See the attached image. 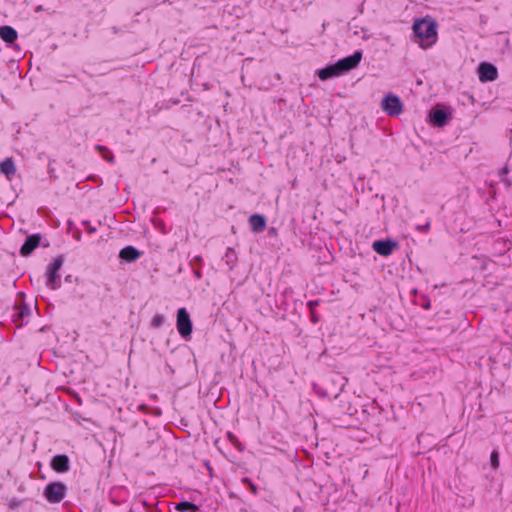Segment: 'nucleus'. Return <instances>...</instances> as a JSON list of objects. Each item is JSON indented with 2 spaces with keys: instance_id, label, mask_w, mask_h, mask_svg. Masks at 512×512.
<instances>
[{
  "instance_id": "nucleus-1",
  "label": "nucleus",
  "mask_w": 512,
  "mask_h": 512,
  "mask_svg": "<svg viewBox=\"0 0 512 512\" xmlns=\"http://www.w3.org/2000/svg\"><path fill=\"white\" fill-rule=\"evenodd\" d=\"M414 41L426 49L437 41V24L435 21L423 18L413 24Z\"/></svg>"
},
{
  "instance_id": "nucleus-6",
  "label": "nucleus",
  "mask_w": 512,
  "mask_h": 512,
  "mask_svg": "<svg viewBox=\"0 0 512 512\" xmlns=\"http://www.w3.org/2000/svg\"><path fill=\"white\" fill-rule=\"evenodd\" d=\"M478 76L481 82L494 81L498 77V71L493 64L482 62L478 67Z\"/></svg>"
},
{
  "instance_id": "nucleus-2",
  "label": "nucleus",
  "mask_w": 512,
  "mask_h": 512,
  "mask_svg": "<svg viewBox=\"0 0 512 512\" xmlns=\"http://www.w3.org/2000/svg\"><path fill=\"white\" fill-rule=\"evenodd\" d=\"M65 259L63 255H59L53 259V261L46 268V286L52 290L59 289L61 287V276L59 270L63 266Z\"/></svg>"
},
{
  "instance_id": "nucleus-4",
  "label": "nucleus",
  "mask_w": 512,
  "mask_h": 512,
  "mask_svg": "<svg viewBox=\"0 0 512 512\" xmlns=\"http://www.w3.org/2000/svg\"><path fill=\"white\" fill-rule=\"evenodd\" d=\"M176 327L184 339H188L191 336L192 322L186 308L178 309Z\"/></svg>"
},
{
  "instance_id": "nucleus-16",
  "label": "nucleus",
  "mask_w": 512,
  "mask_h": 512,
  "mask_svg": "<svg viewBox=\"0 0 512 512\" xmlns=\"http://www.w3.org/2000/svg\"><path fill=\"white\" fill-rule=\"evenodd\" d=\"M18 37L17 31L11 26L0 27V38L7 42L13 43Z\"/></svg>"
},
{
  "instance_id": "nucleus-12",
  "label": "nucleus",
  "mask_w": 512,
  "mask_h": 512,
  "mask_svg": "<svg viewBox=\"0 0 512 512\" xmlns=\"http://www.w3.org/2000/svg\"><path fill=\"white\" fill-rule=\"evenodd\" d=\"M317 75L322 81H325L330 78L338 77V76L342 75V72H341L340 68L338 67L337 63H335L333 65H329L323 69L318 70Z\"/></svg>"
},
{
  "instance_id": "nucleus-21",
  "label": "nucleus",
  "mask_w": 512,
  "mask_h": 512,
  "mask_svg": "<svg viewBox=\"0 0 512 512\" xmlns=\"http://www.w3.org/2000/svg\"><path fill=\"white\" fill-rule=\"evenodd\" d=\"M29 312H30L29 308L26 306H23L22 308H20V310L18 312H16L13 315L14 321L22 320L24 317L29 315Z\"/></svg>"
},
{
  "instance_id": "nucleus-11",
  "label": "nucleus",
  "mask_w": 512,
  "mask_h": 512,
  "mask_svg": "<svg viewBox=\"0 0 512 512\" xmlns=\"http://www.w3.org/2000/svg\"><path fill=\"white\" fill-rule=\"evenodd\" d=\"M429 118L434 126L443 127L447 124L449 115L443 109H434L430 112Z\"/></svg>"
},
{
  "instance_id": "nucleus-20",
  "label": "nucleus",
  "mask_w": 512,
  "mask_h": 512,
  "mask_svg": "<svg viewBox=\"0 0 512 512\" xmlns=\"http://www.w3.org/2000/svg\"><path fill=\"white\" fill-rule=\"evenodd\" d=\"M508 171H509V170H508V167H507V166H505V167H503V168L500 170V172H499V174H500V176H501V182H503V183H504V185H505V187H506V188H509V187H511V185H512V181H511L509 178L505 177V175L508 173Z\"/></svg>"
},
{
  "instance_id": "nucleus-19",
  "label": "nucleus",
  "mask_w": 512,
  "mask_h": 512,
  "mask_svg": "<svg viewBox=\"0 0 512 512\" xmlns=\"http://www.w3.org/2000/svg\"><path fill=\"white\" fill-rule=\"evenodd\" d=\"M226 264L232 269L236 263V253L232 248H227L225 253Z\"/></svg>"
},
{
  "instance_id": "nucleus-10",
  "label": "nucleus",
  "mask_w": 512,
  "mask_h": 512,
  "mask_svg": "<svg viewBox=\"0 0 512 512\" xmlns=\"http://www.w3.org/2000/svg\"><path fill=\"white\" fill-rule=\"evenodd\" d=\"M40 239L41 236L39 234L28 236L20 248L21 255L29 256L39 246Z\"/></svg>"
},
{
  "instance_id": "nucleus-7",
  "label": "nucleus",
  "mask_w": 512,
  "mask_h": 512,
  "mask_svg": "<svg viewBox=\"0 0 512 512\" xmlns=\"http://www.w3.org/2000/svg\"><path fill=\"white\" fill-rule=\"evenodd\" d=\"M398 247L397 242L386 239V240H377L372 244L373 250L381 256H389L393 253V251Z\"/></svg>"
},
{
  "instance_id": "nucleus-17",
  "label": "nucleus",
  "mask_w": 512,
  "mask_h": 512,
  "mask_svg": "<svg viewBox=\"0 0 512 512\" xmlns=\"http://www.w3.org/2000/svg\"><path fill=\"white\" fill-rule=\"evenodd\" d=\"M95 150L101 155V157L106 160L107 162L114 164L115 158L113 153L103 145H95Z\"/></svg>"
},
{
  "instance_id": "nucleus-9",
  "label": "nucleus",
  "mask_w": 512,
  "mask_h": 512,
  "mask_svg": "<svg viewBox=\"0 0 512 512\" xmlns=\"http://www.w3.org/2000/svg\"><path fill=\"white\" fill-rule=\"evenodd\" d=\"M51 468L58 473H65L70 469V460L67 455L59 454L52 458Z\"/></svg>"
},
{
  "instance_id": "nucleus-14",
  "label": "nucleus",
  "mask_w": 512,
  "mask_h": 512,
  "mask_svg": "<svg viewBox=\"0 0 512 512\" xmlns=\"http://www.w3.org/2000/svg\"><path fill=\"white\" fill-rule=\"evenodd\" d=\"M141 253L133 246H126L121 249L119 257L127 262H134L140 258Z\"/></svg>"
},
{
  "instance_id": "nucleus-15",
  "label": "nucleus",
  "mask_w": 512,
  "mask_h": 512,
  "mask_svg": "<svg viewBox=\"0 0 512 512\" xmlns=\"http://www.w3.org/2000/svg\"><path fill=\"white\" fill-rule=\"evenodd\" d=\"M0 172L6 176L8 180H11L16 173V167L12 158H6L0 163Z\"/></svg>"
},
{
  "instance_id": "nucleus-22",
  "label": "nucleus",
  "mask_w": 512,
  "mask_h": 512,
  "mask_svg": "<svg viewBox=\"0 0 512 512\" xmlns=\"http://www.w3.org/2000/svg\"><path fill=\"white\" fill-rule=\"evenodd\" d=\"M164 323V316L156 314L151 320V326L159 328Z\"/></svg>"
},
{
  "instance_id": "nucleus-23",
  "label": "nucleus",
  "mask_w": 512,
  "mask_h": 512,
  "mask_svg": "<svg viewBox=\"0 0 512 512\" xmlns=\"http://www.w3.org/2000/svg\"><path fill=\"white\" fill-rule=\"evenodd\" d=\"M490 461L492 468L496 469L499 467V454L496 450L492 451Z\"/></svg>"
},
{
  "instance_id": "nucleus-29",
  "label": "nucleus",
  "mask_w": 512,
  "mask_h": 512,
  "mask_svg": "<svg viewBox=\"0 0 512 512\" xmlns=\"http://www.w3.org/2000/svg\"><path fill=\"white\" fill-rule=\"evenodd\" d=\"M196 277L200 278V273L196 272Z\"/></svg>"
},
{
  "instance_id": "nucleus-5",
  "label": "nucleus",
  "mask_w": 512,
  "mask_h": 512,
  "mask_svg": "<svg viewBox=\"0 0 512 512\" xmlns=\"http://www.w3.org/2000/svg\"><path fill=\"white\" fill-rule=\"evenodd\" d=\"M381 108L388 115L397 116L402 112V102L398 96L389 93L383 98Z\"/></svg>"
},
{
  "instance_id": "nucleus-3",
  "label": "nucleus",
  "mask_w": 512,
  "mask_h": 512,
  "mask_svg": "<svg viewBox=\"0 0 512 512\" xmlns=\"http://www.w3.org/2000/svg\"><path fill=\"white\" fill-rule=\"evenodd\" d=\"M67 486L60 481L50 482L43 491V496L51 504L60 503L67 495Z\"/></svg>"
},
{
  "instance_id": "nucleus-18",
  "label": "nucleus",
  "mask_w": 512,
  "mask_h": 512,
  "mask_svg": "<svg viewBox=\"0 0 512 512\" xmlns=\"http://www.w3.org/2000/svg\"><path fill=\"white\" fill-rule=\"evenodd\" d=\"M175 508L180 512H199L198 506L188 501L178 503Z\"/></svg>"
},
{
  "instance_id": "nucleus-26",
  "label": "nucleus",
  "mask_w": 512,
  "mask_h": 512,
  "mask_svg": "<svg viewBox=\"0 0 512 512\" xmlns=\"http://www.w3.org/2000/svg\"><path fill=\"white\" fill-rule=\"evenodd\" d=\"M241 481H242V483L246 484L247 486H249V485H250V483H252L251 479H250V478H248V477H244V478H242V480H241Z\"/></svg>"
},
{
  "instance_id": "nucleus-8",
  "label": "nucleus",
  "mask_w": 512,
  "mask_h": 512,
  "mask_svg": "<svg viewBox=\"0 0 512 512\" xmlns=\"http://www.w3.org/2000/svg\"><path fill=\"white\" fill-rule=\"evenodd\" d=\"M362 59V52L355 51L352 55L347 56L337 62L338 67L340 68L342 74L352 70L357 67Z\"/></svg>"
},
{
  "instance_id": "nucleus-24",
  "label": "nucleus",
  "mask_w": 512,
  "mask_h": 512,
  "mask_svg": "<svg viewBox=\"0 0 512 512\" xmlns=\"http://www.w3.org/2000/svg\"><path fill=\"white\" fill-rule=\"evenodd\" d=\"M248 488L250 489V491L252 492V494L256 495L258 493V488L257 486L252 482L250 483V485L248 486Z\"/></svg>"
},
{
  "instance_id": "nucleus-27",
  "label": "nucleus",
  "mask_w": 512,
  "mask_h": 512,
  "mask_svg": "<svg viewBox=\"0 0 512 512\" xmlns=\"http://www.w3.org/2000/svg\"><path fill=\"white\" fill-rule=\"evenodd\" d=\"M312 321H313L314 323H316V322H317V319H316V317H315V315H314L313 313H312Z\"/></svg>"
},
{
  "instance_id": "nucleus-28",
  "label": "nucleus",
  "mask_w": 512,
  "mask_h": 512,
  "mask_svg": "<svg viewBox=\"0 0 512 512\" xmlns=\"http://www.w3.org/2000/svg\"><path fill=\"white\" fill-rule=\"evenodd\" d=\"M95 230H96L95 228H90L89 233L95 232Z\"/></svg>"
},
{
  "instance_id": "nucleus-25",
  "label": "nucleus",
  "mask_w": 512,
  "mask_h": 512,
  "mask_svg": "<svg viewBox=\"0 0 512 512\" xmlns=\"http://www.w3.org/2000/svg\"><path fill=\"white\" fill-rule=\"evenodd\" d=\"M429 228H430V223H429V222H428V223H426V224H425V225H423V226H418V227H417V229H418V230H420V231H422V232H426V231H428V230H429Z\"/></svg>"
},
{
  "instance_id": "nucleus-13",
  "label": "nucleus",
  "mask_w": 512,
  "mask_h": 512,
  "mask_svg": "<svg viewBox=\"0 0 512 512\" xmlns=\"http://www.w3.org/2000/svg\"><path fill=\"white\" fill-rule=\"evenodd\" d=\"M249 224L255 233H261L266 228V218L260 214H253L249 217Z\"/></svg>"
}]
</instances>
